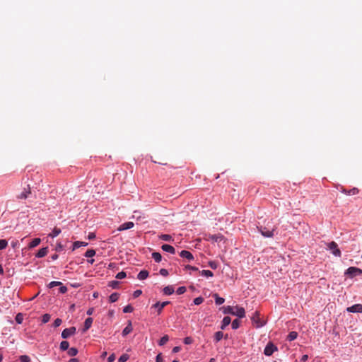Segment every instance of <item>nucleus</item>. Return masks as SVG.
<instances>
[{"label":"nucleus","instance_id":"nucleus-3","mask_svg":"<svg viewBox=\"0 0 362 362\" xmlns=\"http://www.w3.org/2000/svg\"><path fill=\"white\" fill-rule=\"evenodd\" d=\"M76 329L75 327H71L69 328L64 329L62 332V337L67 339L70 336L74 335L76 333Z\"/></svg>","mask_w":362,"mask_h":362},{"label":"nucleus","instance_id":"nucleus-16","mask_svg":"<svg viewBox=\"0 0 362 362\" xmlns=\"http://www.w3.org/2000/svg\"><path fill=\"white\" fill-rule=\"evenodd\" d=\"M341 192L346 195H355L358 193V189L356 187H354L350 190L342 189Z\"/></svg>","mask_w":362,"mask_h":362},{"label":"nucleus","instance_id":"nucleus-36","mask_svg":"<svg viewBox=\"0 0 362 362\" xmlns=\"http://www.w3.org/2000/svg\"><path fill=\"white\" fill-rule=\"evenodd\" d=\"M95 255V251L93 249L91 250H88L86 253H85V256L86 257H93L94 255Z\"/></svg>","mask_w":362,"mask_h":362},{"label":"nucleus","instance_id":"nucleus-34","mask_svg":"<svg viewBox=\"0 0 362 362\" xmlns=\"http://www.w3.org/2000/svg\"><path fill=\"white\" fill-rule=\"evenodd\" d=\"M168 340H169V337H168V335H165V336H163V337L160 339L158 344H159L160 346H163V345L165 344L168 341Z\"/></svg>","mask_w":362,"mask_h":362},{"label":"nucleus","instance_id":"nucleus-60","mask_svg":"<svg viewBox=\"0 0 362 362\" xmlns=\"http://www.w3.org/2000/svg\"><path fill=\"white\" fill-rule=\"evenodd\" d=\"M94 309L93 308H89L87 310V315H90L93 314Z\"/></svg>","mask_w":362,"mask_h":362},{"label":"nucleus","instance_id":"nucleus-35","mask_svg":"<svg viewBox=\"0 0 362 362\" xmlns=\"http://www.w3.org/2000/svg\"><path fill=\"white\" fill-rule=\"evenodd\" d=\"M8 245V242L5 239L0 240V250L5 249Z\"/></svg>","mask_w":362,"mask_h":362},{"label":"nucleus","instance_id":"nucleus-51","mask_svg":"<svg viewBox=\"0 0 362 362\" xmlns=\"http://www.w3.org/2000/svg\"><path fill=\"white\" fill-rule=\"evenodd\" d=\"M160 274L163 276H167L168 275V271L166 269H161Z\"/></svg>","mask_w":362,"mask_h":362},{"label":"nucleus","instance_id":"nucleus-39","mask_svg":"<svg viewBox=\"0 0 362 362\" xmlns=\"http://www.w3.org/2000/svg\"><path fill=\"white\" fill-rule=\"evenodd\" d=\"M23 320V315L21 313H18L16 316V321L18 324H21Z\"/></svg>","mask_w":362,"mask_h":362},{"label":"nucleus","instance_id":"nucleus-57","mask_svg":"<svg viewBox=\"0 0 362 362\" xmlns=\"http://www.w3.org/2000/svg\"><path fill=\"white\" fill-rule=\"evenodd\" d=\"M95 238V233H90L88 234V238L89 240H93V239H94Z\"/></svg>","mask_w":362,"mask_h":362},{"label":"nucleus","instance_id":"nucleus-50","mask_svg":"<svg viewBox=\"0 0 362 362\" xmlns=\"http://www.w3.org/2000/svg\"><path fill=\"white\" fill-rule=\"evenodd\" d=\"M62 322V320L61 319L57 318L54 320L53 325H54V327H57L61 325Z\"/></svg>","mask_w":362,"mask_h":362},{"label":"nucleus","instance_id":"nucleus-43","mask_svg":"<svg viewBox=\"0 0 362 362\" xmlns=\"http://www.w3.org/2000/svg\"><path fill=\"white\" fill-rule=\"evenodd\" d=\"M204 301V298L202 297H197L194 299V303L195 305H200Z\"/></svg>","mask_w":362,"mask_h":362},{"label":"nucleus","instance_id":"nucleus-30","mask_svg":"<svg viewBox=\"0 0 362 362\" xmlns=\"http://www.w3.org/2000/svg\"><path fill=\"white\" fill-rule=\"evenodd\" d=\"M200 274L202 276H206V277H212L214 276V274L210 270H202L200 272Z\"/></svg>","mask_w":362,"mask_h":362},{"label":"nucleus","instance_id":"nucleus-47","mask_svg":"<svg viewBox=\"0 0 362 362\" xmlns=\"http://www.w3.org/2000/svg\"><path fill=\"white\" fill-rule=\"evenodd\" d=\"M186 291V288L185 286H180L177 289V293L178 295L183 294Z\"/></svg>","mask_w":362,"mask_h":362},{"label":"nucleus","instance_id":"nucleus-26","mask_svg":"<svg viewBox=\"0 0 362 362\" xmlns=\"http://www.w3.org/2000/svg\"><path fill=\"white\" fill-rule=\"evenodd\" d=\"M152 257L156 262H160L162 259V256L159 252H153Z\"/></svg>","mask_w":362,"mask_h":362},{"label":"nucleus","instance_id":"nucleus-52","mask_svg":"<svg viewBox=\"0 0 362 362\" xmlns=\"http://www.w3.org/2000/svg\"><path fill=\"white\" fill-rule=\"evenodd\" d=\"M141 293L142 291L141 290H136L133 293V296L134 298H138Z\"/></svg>","mask_w":362,"mask_h":362},{"label":"nucleus","instance_id":"nucleus-55","mask_svg":"<svg viewBox=\"0 0 362 362\" xmlns=\"http://www.w3.org/2000/svg\"><path fill=\"white\" fill-rule=\"evenodd\" d=\"M115 354H112L108 357L107 362H113L115 361Z\"/></svg>","mask_w":362,"mask_h":362},{"label":"nucleus","instance_id":"nucleus-8","mask_svg":"<svg viewBox=\"0 0 362 362\" xmlns=\"http://www.w3.org/2000/svg\"><path fill=\"white\" fill-rule=\"evenodd\" d=\"M235 311L233 310V315H236V316H238V317H239L240 318L245 317V309L243 308L236 306L235 308Z\"/></svg>","mask_w":362,"mask_h":362},{"label":"nucleus","instance_id":"nucleus-53","mask_svg":"<svg viewBox=\"0 0 362 362\" xmlns=\"http://www.w3.org/2000/svg\"><path fill=\"white\" fill-rule=\"evenodd\" d=\"M67 291V288L64 286L61 285L59 288V292L61 293H65Z\"/></svg>","mask_w":362,"mask_h":362},{"label":"nucleus","instance_id":"nucleus-14","mask_svg":"<svg viewBox=\"0 0 362 362\" xmlns=\"http://www.w3.org/2000/svg\"><path fill=\"white\" fill-rule=\"evenodd\" d=\"M161 248L165 252H168L171 253V254H175V248L173 246L170 245H167V244L163 245Z\"/></svg>","mask_w":362,"mask_h":362},{"label":"nucleus","instance_id":"nucleus-49","mask_svg":"<svg viewBox=\"0 0 362 362\" xmlns=\"http://www.w3.org/2000/svg\"><path fill=\"white\" fill-rule=\"evenodd\" d=\"M193 342V339L190 337H187L184 339V343L185 344H191Z\"/></svg>","mask_w":362,"mask_h":362},{"label":"nucleus","instance_id":"nucleus-17","mask_svg":"<svg viewBox=\"0 0 362 362\" xmlns=\"http://www.w3.org/2000/svg\"><path fill=\"white\" fill-rule=\"evenodd\" d=\"M230 322H231V319H230V317H228V316L224 317L223 320H222V325L221 326V329H224L226 327L229 325Z\"/></svg>","mask_w":362,"mask_h":362},{"label":"nucleus","instance_id":"nucleus-48","mask_svg":"<svg viewBox=\"0 0 362 362\" xmlns=\"http://www.w3.org/2000/svg\"><path fill=\"white\" fill-rule=\"evenodd\" d=\"M119 285V282L117 281H112L109 283V286L112 288H117Z\"/></svg>","mask_w":362,"mask_h":362},{"label":"nucleus","instance_id":"nucleus-9","mask_svg":"<svg viewBox=\"0 0 362 362\" xmlns=\"http://www.w3.org/2000/svg\"><path fill=\"white\" fill-rule=\"evenodd\" d=\"M180 256L183 257V258L187 259L188 261H191V260L194 259L193 255L190 252H189L187 250H182L180 252Z\"/></svg>","mask_w":362,"mask_h":362},{"label":"nucleus","instance_id":"nucleus-56","mask_svg":"<svg viewBox=\"0 0 362 362\" xmlns=\"http://www.w3.org/2000/svg\"><path fill=\"white\" fill-rule=\"evenodd\" d=\"M186 269H187L193 270V271H197L198 270L197 267H193V266H190V265L186 266Z\"/></svg>","mask_w":362,"mask_h":362},{"label":"nucleus","instance_id":"nucleus-11","mask_svg":"<svg viewBox=\"0 0 362 362\" xmlns=\"http://www.w3.org/2000/svg\"><path fill=\"white\" fill-rule=\"evenodd\" d=\"M259 313L255 312L254 316L252 317V320L256 323L257 327H261L264 325V323L262 322L259 318Z\"/></svg>","mask_w":362,"mask_h":362},{"label":"nucleus","instance_id":"nucleus-21","mask_svg":"<svg viewBox=\"0 0 362 362\" xmlns=\"http://www.w3.org/2000/svg\"><path fill=\"white\" fill-rule=\"evenodd\" d=\"M41 242L40 238H34L30 243H29V248H33L36 246H37Z\"/></svg>","mask_w":362,"mask_h":362},{"label":"nucleus","instance_id":"nucleus-28","mask_svg":"<svg viewBox=\"0 0 362 362\" xmlns=\"http://www.w3.org/2000/svg\"><path fill=\"white\" fill-rule=\"evenodd\" d=\"M69 344L67 341H62L60 343V349L62 351H66L69 349Z\"/></svg>","mask_w":362,"mask_h":362},{"label":"nucleus","instance_id":"nucleus-25","mask_svg":"<svg viewBox=\"0 0 362 362\" xmlns=\"http://www.w3.org/2000/svg\"><path fill=\"white\" fill-rule=\"evenodd\" d=\"M160 238L164 241H173V239L170 235L168 234H162L160 235Z\"/></svg>","mask_w":362,"mask_h":362},{"label":"nucleus","instance_id":"nucleus-27","mask_svg":"<svg viewBox=\"0 0 362 362\" xmlns=\"http://www.w3.org/2000/svg\"><path fill=\"white\" fill-rule=\"evenodd\" d=\"M119 298V293H113L109 297V300L110 303L116 302Z\"/></svg>","mask_w":362,"mask_h":362},{"label":"nucleus","instance_id":"nucleus-62","mask_svg":"<svg viewBox=\"0 0 362 362\" xmlns=\"http://www.w3.org/2000/svg\"><path fill=\"white\" fill-rule=\"evenodd\" d=\"M51 258L53 259V260H55L58 258V255L57 254H54L53 255H52Z\"/></svg>","mask_w":362,"mask_h":362},{"label":"nucleus","instance_id":"nucleus-7","mask_svg":"<svg viewBox=\"0 0 362 362\" xmlns=\"http://www.w3.org/2000/svg\"><path fill=\"white\" fill-rule=\"evenodd\" d=\"M346 310L349 313H362V305L361 304H355L351 307H348L346 308Z\"/></svg>","mask_w":362,"mask_h":362},{"label":"nucleus","instance_id":"nucleus-12","mask_svg":"<svg viewBox=\"0 0 362 362\" xmlns=\"http://www.w3.org/2000/svg\"><path fill=\"white\" fill-rule=\"evenodd\" d=\"M259 231L261 232L262 235L264 237L270 238L274 235V230H267L265 228H261L259 229Z\"/></svg>","mask_w":362,"mask_h":362},{"label":"nucleus","instance_id":"nucleus-63","mask_svg":"<svg viewBox=\"0 0 362 362\" xmlns=\"http://www.w3.org/2000/svg\"><path fill=\"white\" fill-rule=\"evenodd\" d=\"M68 362H78L77 358H71Z\"/></svg>","mask_w":362,"mask_h":362},{"label":"nucleus","instance_id":"nucleus-2","mask_svg":"<svg viewBox=\"0 0 362 362\" xmlns=\"http://www.w3.org/2000/svg\"><path fill=\"white\" fill-rule=\"evenodd\" d=\"M327 248L332 251V253L336 257H341V251L338 247L337 244L332 241L327 244Z\"/></svg>","mask_w":362,"mask_h":362},{"label":"nucleus","instance_id":"nucleus-22","mask_svg":"<svg viewBox=\"0 0 362 362\" xmlns=\"http://www.w3.org/2000/svg\"><path fill=\"white\" fill-rule=\"evenodd\" d=\"M221 309L223 310V312L225 314L233 315L234 308H233L231 306H224Z\"/></svg>","mask_w":362,"mask_h":362},{"label":"nucleus","instance_id":"nucleus-6","mask_svg":"<svg viewBox=\"0 0 362 362\" xmlns=\"http://www.w3.org/2000/svg\"><path fill=\"white\" fill-rule=\"evenodd\" d=\"M31 194V189L29 185H28L27 188H24L23 191L17 195L18 199H25L28 197V196Z\"/></svg>","mask_w":362,"mask_h":362},{"label":"nucleus","instance_id":"nucleus-18","mask_svg":"<svg viewBox=\"0 0 362 362\" xmlns=\"http://www.w3.org/2000/svg\"><path fill=\"white\" fill-rule=\"evenodd\" d=\"M48 252V249L47 247H43V248H41L38 252L36 254V257H38V258H41V257H43L47 255Z\"/></svg>","mask_w":362,"mask_h":362},{"label":"nucleus","instance_id":"nucleus-23","mask_svg":"<svg viewBox=\"0 0 362 362\" xmlns=\"http://www.w3.org/2000/svg\"><path fill=\"white\" fill-rule=\"evenodd\" d=\"M214 297L215 298V303L216 305H221L225 301V299L223 298L218 296V294H214Z\"/></svg>","mask_w":362,"mask_h":362},{"label":"nucleus","instance_id":"nucleus-46","mask_svg":"<svg viewBox=\"0 0 362 362\" xmlns=\"http://www.w3.org/2000/svg\"><path fill=\"white\" fill-rule=\"evenodd\" d=\"M209 266L211 269H216L218 267V263L216 262H214V261H210V262H209Z\"/></svg>","mask_w":362,"mask_h":362},{"label":"nucleus","instance_id":"nucleus-61","mask_svg":"<svg viewBox=\"0 0 362 362\" xmlns=\"http://www.w3.org/2000/svg\"><path fill=\"white\" fill-rule=\"evenodd\" d=\"M308 358V355H303V356H302L301 360H302L303 361H307Z\"/></svg>","mask_w":362,"mask_h":362},{"label":"nucleus","instance_id":"nucleus-44","mask_svg":"<svg viewBox=\"0 0 362 362\" xmlns=\"http://www.w3.org/2000/svg\"><path fill=\"white\" fill-rule=\"evenodd\" d=\"M50 320V315L49 314H45L42 315V322L43 323H47Z\"/></svg>","mask_w":362,"mask_h":362},{"label":"nucleus","instance_id":"nucleus-4","mask_svg":"<svg viewBox=\"0 0 362 362\" xmlns=\"http://www.w3.org/2000/svg\"><path fill=\"white\" fill-rule=\"evenodd\" d=\"M168 304H170V301H164L162 303L157 302L152 305L151 308L157 309L158 315H160L162 313V310L164 308V307H165Z\"/></svg>","mask_w":362,"mask_h":362},{"label":"nucleus","instance_id":"nucleus-10","mask_svg":"<svg viewBox=\"0 0 362 362\" xmlns=\"http://www.w3.org/2000/svg\"><path fill=\"white\" fill-rule=\"evenodd\" d=\"M134 226V224L133 222H131V221L126 222V223H124L122 225H120L117 230L119 231H122V230L130 229V228H133Z\"/></svg>","mask_w":362,"mask_h":362},{"label":"nucleus","instance_id":"nucleus-32","mask_svg":"<svg viewBox=\"0 0 362 362\" xmlns=\"http://www.w3.org/2000/svg\"><path fill=\"white\" fill-rule=\"evenodd\" d=\"M223 337V334L222 332L218 331L215 333L214 339L216 342L219 341Z\"/></svg>","mask_w":362,"mask_h":362},{"label":"nucleus","instance_id":"nucleus-41","mask_svg":"<svg viewBox=\"0 0 362 362\" xmlns=\"http://www.w3.org/2000/svg\"><path fill=\"white\" fill-rule=\"evenodd\" d=\"M20 360L21 362H30V357L27 355H22L20 356Z\"/></svg>","mask_w":362,"mask_h":362},{"label":"nucleus","instance_id":"nucleus-24","mask_svg":"<svg viewBox=\"0 0 362 362\" xmlns=\"http://www.w3.org/2000/svg\"><path fill=\"white\" fill-rule=\"evenodd\" d=\"M298 337V333L296 332H291L288 336H287V339L290 341H293L294 339H296Z\"/></svg>","mask_w":362,"mask_h":362},{"label":"nucleus","instance_id":"nucleus-15","mask_svg":"<svg viewBox=\"0 0 362 362\" xmlns=\"http://www.w3.org/2000/svg\"><path fill=\"white\" fill-rule=\"evenodd\" d=\"M132 329H133V328H132V322L129 321L128 322V325H127V327L122 331V335L124 337L127 336L130 332H132Z\"/></svg>","mask_w":362,"mask_h":362},{"label":"nucleus","instance_id":"nucleus-1","mask_svg":"<svg viewBox=\"0 0 362 362\" xmlns=\"http://www.w3.org/2000/svg\"><path fill=\"white\" fill-rule=\"evenodd\" d=\"M345 274L351 278H353L358 275H362V269L357 267H351L346 269Z\"/></svg>","mask_w":362,"mask_h":362},{"label":"nucleus","instance_id":"nucleus-19","mask_svg":"<svg viewBox=\"0 0 362 362\" xmlns=\"http://www.w3.org/2000/svg\"><path fill=\"white\" fill-rule=\"evenodd\" d=\"M148 276V272L147 270H141L137 276L139 280H144Z\"/></svg>","mask_w":362,"mask_h":362},{"label":"nucleus","instance_id":"nucleus-37","mask_svg":"<svg viewBox=\"0 0 362 362\" xmlns=\"http://www.w3.org/2000/svg\"><path fill=\"white\" fill-rule=\"evenodd\" d=\"M239 326H240V320H239L235 319L232 322L231 327L233 329H238L239 327Z\"/></svg>","mask_w":362,"mask_h":362},{"label":"nucleus","instance_id":"nucleus-31","mask_svg":"<svg viewBox=\"0 0 362 362\" xmlns=\"http://www.w3.org/2000/svg\"><path fill=\"white\" fill-rule=\"evenodd\" d=\"M88 245L87 243L81 242V241H76L74 243V248L73 250H75L76 248H78L81 246H86Z\"/></svg>","mask_w":362,"mask_h":362},{"label":"nucleus","instance_id":"nucleus-33","mask_svg":"<svg viewBox=\"0 0 362 362\" xmlns=\"http://www.w3.org/2000/svg\"><path fill=\"white\" fill-rule=\"evenodd\" d=\"M61 233V229L59 228H54L52 232V233L49 234V236L54 238L57 236Z\"/></svg>","mask_w":362,"mask_h":362},{"label":"nucleus","instance_id":"nucleus-13","mask_svg":"<svg viewBox=\"0 0 362 362\" xmlns=\"http://www.w3.org/2000/svg\"><path fill=\"white\" fill-rule=\"evenodd\" d=\"M92 323H93L92 317H88L87 319H86V320L84 322V327L83 329V332H86L91 327Z\"/></svg>","mask_w":362,"mask_h":362},{"label":"nucleus","instance_id":"nucleus-64","mask_svg":"<svg viewBox=\"0 0 362 362\" xmlns=\"http://www.w3.org/2000/svg\"><path fill=\"white\" fill-rule=\"evenodd\" d=\"M4 273V269L2 266L0 264V274H2Z\"/></svg>","mask_w":362,"mask_h":362},{"label":"nucleus","instance_id":"nucleus-20","mask_svg":"<svg viewBox=\"0 0 362 362\" xmlns=\"http://www.w3.org/2000/svg\"><path fill=\"white\" fill-rule=\"evenodd\" d=\"M163 291L165 295H171L174 293V288L172 286H168L163 289Z\"/></svg>","mask_w":362,"mask_h":362},{"label":"nucleus","instance_id":"nucleus-5","mask_svg":"<svg viewBox=\"0 0 362 362\" xmlns=\"http://www.w3.org/2000/svg\"><path fill=\"white\" fill-rule=\"evenodd\" d=\"M276 350L277 348L272 343H268L264 350V354L266 356H271Z\"/></svg>","mask_w":362,"mask_h":362},{"label":"nucleus","instance_id":"nucleus-42","mask_svg":"<svg viewBox=\"0 0 362 362\" xmlns=\"http://www.w3.org/2000/svg\"><path fill=\"white\" fill-rule=\"evenodd\" d=\"M127 276V274L124 272H120L116 275V278L118 279H122Z\"/></svg>","mask_w":362,"mask_h":362},{"label":"nucleus","instance_id":"nucleus-38","mask_svg":"<svg viewBox=\"0 0 362 362\" xmlns=\"http://www.w3.org/2000/svg\"><path fill=\"white\" fill-rule=\"evenodd\" d=\"M134 310V308L131 305H127L123 309L124 313H132Z\"/></svg>","mask_w":362,"mask_h":362},{"label":"nucleus","instance_id":"nucleus-54","mask_svg":"<svg viewBox=\"0 0 362 362\" xmlns=\"http://www.w3.org/2000/svg\"><path fill=\"white\" fill-rule=\"evenodd\" d=\"M156 362H163V359L161 356V354H159L156 356Z\"/></svg>","mask_w":362,"mask_h":362},{"label":"nucleus","instance_id":"nucleus-29","mask_svg":"<svg viewBox=\"0 0 362 362\" xmlns=\"http://www.w3.org/2000/svg\"><path fill=\"white\" fill-rule=\"evenodd\" d=\"M67 353L70 356H75L78 354V349L76 348L71 347L68 349Z\"/></svg>","mask_w":362,"mask_h":362},{"label":"nucleus","instance_id":"nucleus-40","mask_svg":"<svg viewBox=\"0 0 362 362\" xmlns=\"http://www.w3.org/2000/svg\"><path fill=\"white\" fill-rule=\"evenodd\" d=\"M129 359L127 354H122L118 359V362H125Z\"/></svg>","mask_w":362,"mask_h":362},{"label":"nucleus","instance_id":"nucleus-45","mask_svg":"<svg viewBox=\"0 0 362 362\" xmlns=\"http://www.w3.org/2000/svg\"><path fill=\"white\" fill-rule=\"evenodd\" d=\"M61 285H62V283L60 281H52L49 284V287L53 288L54 286H61Z\"/></svg>","mask_w":362,"mask_h":362},{"label":"nucleus","instance_id":"nucleus-58","mask_svg":"<svg viewBox=\"0 0 362 362\" xmlns=\"http://www.w3.org/2000/svg\"><path fill=\"white\" fill-rule=\"evenodd\" d=\"M181 348L180 346H175L173 349V353H177L180 351Z\"/></svg>","mask_w":362,"mask_h":362},{"label":"nucleus","instance_id":"nucleus-59","mask_svg":"<svg viewBox=\"0 0 362 362\" xmlns=\"http://www.w3.org/2000/svg\"><path fill=\"white\" fill-rule=\"evenodd\" d=\"M62 248H63V247H62V244H61V243H59V244L57 245V247H56V250H57V251H60V250H62Z\"/></svg>","mask_w":362,"mask_h":362}]
</instances>
